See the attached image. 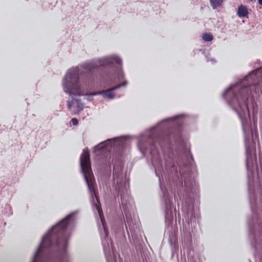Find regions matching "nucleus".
<instances>
[{"label": "nucleus", "instance_id": "nucleus-5", "mask_svg": "<svg viewBox=\"0 0 262 262\" xmlns=\"http://www.w3.org/2000/svg\"><path fill=\"white\" fill-rule=\"evenodd\" d=\"M67 239H42L41 243L38 247L32 262H37L38 255L43 249L48 248L53 244L58 246L60 243H62L65 245L67 243Z\"/></svg>", "mask_w": 262, "mask_h": 262}, {"label": "nucleus", "instance_id": "nucleus-8", "mask_svg": "<svg viewBox=\"0 0 262 262\" xmlns=\"http://www.w3.org/2000/svg\"><path fill=\"white\" fill-rule=\"evenodd\" d=\"M212 7L215 9L220 7L223 2V0H210Z\"/></svg>", "mask_w": 262, "mask_h": 262}, {"label": "nucleus", "instance_id": "nucleus-16", "mask_svg": "<svg viewBox=\"0 0 262 262\" xmlns=\"http://www.w3.org/2000/svg\"><path fill=\"white\" fill-rule=\"evenodd\" d=\"M255 136L256 138H258V133L257 132L255 133Z\"/></svg>", "mask_w": 262, "mask_h": 262}, {"label": "nucleus", "instance_id": "nucleus-6", "mask_svg": "<svg viewBox=\"0 0 262 262\" xmlns=\"http://www.w3.org/2000/svg\"><path fill=\"white\" fill-rule=\"evenodd\" d=\"M83 104L80 99H72L68 101V108L72 115L78 114L83 110Z\"/></svg>", "mask_w": 262, "mask_h": 262}, {"label": "nucleus", "instance_id": "nucleus-2", "mask_svg": "<svg viewBox=\"0 0 262 262\" xmlns=\"http://www.w3.org/2000/svg\"><path fill=\"white\" fill-rule=\"evenodd\" d=\"M79 67L70 69L63 80L62 86L63 91L70 96L82 95L94 96L100 94L109 99H113L115 97L113 91L122 86H125L127 84V82L124 81L106 90L84 94L85 87L79 81Z\"/></svg>", "mask_w": 262, "mask_h": 262}, {"label": "nucleus", "instance_id": "nucleus-9", "mask_svg": "<svg viewBox=\"0 0 262 262\" xmlns=\"http://www.w3.org/2000/svg\"><path fill=\"white\" fill-rule=\"evenodd\" d=\"M202 39L205 41H211L213 40V36L210 33H205L202 34Z\"/></svg>", "mask_w": 262, "mask_h": 262}, {"label": "nucleus", "instance_id": "nucleus-7", "mask_svg": "<svg viewBox=\"0 0 262 262\" xmlns=\"http://www.w3.org/2000/svg\"><path fill=\"white\" fill-rule=\"evenodd\" d=\"M248 14V8L246 6L241 5L238 7L237 15L239 17H244Z\"/></svg>", "mask_w": 262, "mask_h": 262}, {"label": "nucleus", "instance_id": "nucleus-10", "mask_svg": "<svg viewBox=\"0 0 262 262\" xmlns=\"http://www.w3.org/2000/svg\"><path fill=\"white\" fill-rule=\"evenodd\" d=\"M173 221V215L171 211L167 212L165 215V221L168 223H171Z\"/></svg>", "mask_w": 262, "mask_h": 262}, {"label": "nucleus", "instance_id": "nucleus-3", "mask_svg": "<svg viewBox=\"0 0 262 262\" xmlns=\"http://www.w3.org/2000/svg\"><path fill=\"white\" fill-rule=\"evenodd\" d=\"M80 165L85 180L92 197L95 198L99 203L98 192L96 190V182L91 169L90 153L84 150L80 157Z\"/></svg>", "mask_w": 262, "mask_h": 262}, {"label": "nucleus", "instance_id": "nucleus-17", "mask_svg": "<svg viewBox=\"0 0 262 262\" xmlns=\"http://www.w3.org/2000/svg\"><path fill=\"white\" fill-rule=\"evenodd\" d=\"M126 222H127V224H129V223L130 221H129V220L128 218H127V217H126Z\"/></svg>", "mask_w": 262, "mask_h": 262}, {"label": "nucleus", "instance_id": "nucleus-14", "mask_svg": "<svg viewBox=\"0 0 262 262\" xmlns=\"http://www.w3.org/2000/svg\"><path fill=\"white\" fill-rule=\"evenodd\" d=\"M107 262H116L115 259L110 260L108 258L107 259Z\"/></svg>", "mask_w": 262, "mask_h": 262}, {"label": "nucleus", "instance_id": "nucleus-4", "mask_svg": "<svg viewBox=\"0 0 262 262\" xmlns=\"http://www.w3.org/2000/svg\"><path fill=\"white\" fill-rule=\"evenodd\" d=\"M115 63L120 64L121 63V59L116 56H108L101 59L86 62L82 64L80 67L86 71L93 72L99 67L112 65Z\"/></svg>", "mask_w": 262, "mask_h": 262}, {"label": "nucleus", "instance_id": "nucleus-1", "mask_svg": "<svg viewBox=\"0 0 262 262\" xmlns=\"http://www.w3.org/2000/svg\"><path fill=\"white\" fill-rule=\"evenodd\" d=\"M261 74L262 68L252 71L239 83L231 86L224 94V97L242 121L246 147V166L249 170L256 162V158L255 153L252 155L249 145L253 132L251 125L247 123V116L250 117L249 105L254 108L255 104L254 97L262 93Z\"/></svg>", "mask_w": 262, "mask_h": 262}, {"label": "nucleus", "instance_id": "nucleus-15", "mask_svg": "<svg viewBox=\"0 0 262 262\" xmlns=\"http://www.w3.org/2000/svg\"><path fill=\"white\" fill-rule=\"evenodd\" d=\"M258 4L262 6V0H258Z\"/></svg>", "mask_w": 262, "mask_h": 262}, {"label": "nucleus", "instance_id": "nucleus-11", "mask_svg": "<svg viewBox=\"0 0 262 262\" xmlns=\"http://www.w3.org/2000/svg\"><path fill=\"white\" fill-rule=\"evenodd\" d=\"M111 142V140H108L105 142H102L99 145H98L97 147H99V148H102V147H104L106 145L107 142Z\"/></svg>", "mask_w": 262, "mask_h": 262}, {"label": "nucleus", "instance_id": "nucleus-13", "mask_svg": "<svg viewBox=\"0 0 262 262\" xmlns=\"http://www.w3.org/2000/svg\"><path fill=\"white\" fill-rule=\"evenodd\" d=\"M96 206H97V209L98 210L99 214V215H100V216L101 217V221H102V217H101V214L102 213V210L100 208V207H99L98 205H96Z\"/></svg>", "mask_w": 262, "mask_h": 262}, {"label": "nucleus", "instance_id": "nucleus-12", "mask_svg": "<svg viewBox=\"0 0 262 262\" xmlns=\"http://www.w3.org/2000/svg\"><path fill=\"white\" fill-rule=\"evenodd\" d=\"M71 122H72V124L74 126H76L78 124V121L76 118H73L71 120Z\"/></svg>", "mask_w": 262, "mask_h": 262}]
</instances>
